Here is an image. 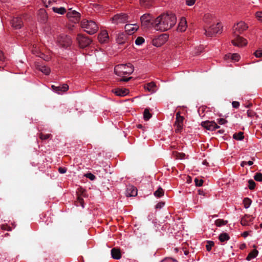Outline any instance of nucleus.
Returning <instances> with one entry per match:
<instances>
[{
    "label": "nucleus",
    "mask_w": 262,
    "mask_h": 262,
    "mask_svg": "<svg viewBox=\"0 0 262 262\" xmlns=\"http://www.w3.org/2000/svg\"><path fill=\"white\" fill-rule=\"evenodd\" d=\"M98 38L99 41L102 43L107 42L109 36L107 31L105 30L101 31L98 36Z\"/></svg>",
    "instance_id": "obj_12"
},
{
    "label": "nucleus",
    "mask_w": 262,
    "mask_h": 262,
    "mask_svg": "<svg viewBox=\"0 0 262 262\" xmlns=\"http://www.w3.org/2000/svg\"><path fill=\"white\" fill-rule=\"evenodd\" d=\"M134 67L131 63L121 64L115 66L114 72L116 75L120 77L118 80L120 81H128L132 78V77H127L134 72Z\"/></svg>",
    "instance_id": "obj_3"
},
{
    "label": "nucleus",
    "mask_w": 262,
    "mask_h": 262,
    "mask_svg": "<svg viewBox=\"0 0 262 262\" xmlns=\"http://www.w3.org/2000/svg\"><path fill=\"white\" fill-rule=\"evenodd\" d=\"M201 52V50H200V51H197V52H196L195 53V54H199Z\"/></svg>",
    "instance_id": "obj_60"
},
{
    "label": "nucleus",
    "mask_w": 262,
    "mask_h": 262,
    "mask_svg": "<svg viewBox=\"0 0 262 262\" xmlns=\"http://www.w3.org/2000/svg\"><path fill=\"white\" fill-rule=\"evenodd\" d=\"M203 19L206 24L209 25L210 23L214 22L215 16L212 13H207L204 15Z\"/></svg>",
    "instance_id": "obj_16"
},
{
    "label": "nucleus",
    "mask_w": 262,
    "mask_h": 262,
    "mask_svg": "<svg viewBox=\"0 0 262 262\" xmlns=\"http://www.w3.org/2000/svg\"><path fill=\"white\" fill-rule=\"evenodd\" d=\"M11 25L15 29H20L23 25V19L21 17H16L11 20Z\"/></svg>",
    "instance_id": "obj_10"
},
{
    "label": "nucleus",
    "mask_w": 262,
    "mask_h": 262,
    "mask_svg": "<svg viewBox=\"0 0 262 262\" xmlns=\"http://www.w3.org/2000/svg\"><path fill=\"white\" fill-rule=\"evenodd\" d=\"M168 36L166 34H163L159 36V39L164 42L168 39Z\"/></svg>",
    "instance_id": "obj_40"
},
{
    "label": "nucleus",
    "mask_w": 262,
    "mask_h": 262,
    "mask_svg": "<svg viewBox=\"0 0 262 262\" xmlns=\"http://www.w3.org/2000/svg\"><path fill=\"white\" fill-rule=\"evenodd\" d=\"M4 56L3 52L0 50V60L3 61L4 59Z\"/></svg>",
    "instance_id": "obj_52"
},
{
    "label": "nucleus",
    "mask_w": 262,
    "mask_h": 262,
    "mask_svg": "<svg viewBox=\"0 0 262 262\" xmlns=\"http://www.w3.org/2000/svg\"><path fill=\"white\" fill-rule=\"evenodd\" d=\"M143 115L144 120L146 121L149 120L151 117V115L147 110H145Z\"/></svg>",
    "instance_id": "obj_34"
},
{
    "label": "nucleus",
    "mask_w": 262,
    "mask_h": 262,
    "mask_svg": "<svg viewBox=\"0 0 262 262\" xmlns=\"http://www.w3.org/2000/svg\"><path fill=\"white\" fill-rule=\"evenodd\" d=\"M255 55L257 57H260L262 56V50H257L254 53Z\"/></svg>",
    "instance_id": "obj_48"
},
{
    "label": "nucleus",
    "mask_w": 262,
    "mask_h": 262,
    "mask_svg": "<svg viewBox=\"0 0 262 262\" xmlns=\"http://www.w3.org/2000/svg\"><path fill=\"white\" fill-rule=\"evenodd\" d=\"M139 28V26L138 25L135 24H126L124 27L125 30L126 32L128 35H132L134 32H135Z\"/></svg>",
    "instance_id": "obj_11"
},
{
    "label": "nucleus",
    "mask_w": 262,
    "mask_h": 262,
    "mask_svg": "<svg viewBox=\"0 0 262 262\" xmlns=\"http://www.w3.org/2000/svg\"><path fill=\"white\" fill-rule=\"evenodd\" d=\"M38 56L42 58L45 61H49L50 59V57L49 56L46 55L43 53H40Z\"/></svg>",
    "instance_id": "obj_41"
},
{
    "label": "nucleus",
    "mask_w": 262,
    "mask_h": 262,
    "mask_svg": "<svg viewBox=\"0 0 262 262\" xmlns=\"http://www.w3.org/2000/svg\"><path fill=\"white\" fill-rule=\"evenodd\" d=\"M50 137V134H40V138L42 140H47L48 139H49Z\"/></svg>",
    "instance_id": "obj_42"
},
{
    "label": "nucleus",
    "mask_w": 262,
    "mask_h": 262,
    "mask_svg": "<svg viewBox=\"0 0 262 262\" xmlns=\"http://www.w3.org/2000/svg\"><path fill=\"white\" fill-rule=\"evenodd\" d=\"M164 205H165V203L164 202H159L156 205V208L161 209L163 207Z\"/></svg>",
    "instance_id": "obj_45"
},
{
    "label": "nucleus",
    "mask_w": 262,
    "mask_h": 262,
    "mask_svg": "<svg viewBox=\"0 0 262 262\" xmlns=\"http://www.w3.org/2000/svg\"><path fill=\"white\" fill-rule=\"evenodd\" d=\"M201 125L204 128L209 130H214L216 128H220L219 126L214 121H205L201 123Z\"/></svg>",
    "instance_id": "obj_9"
},
{
    "label": "nucleus",
    "mask_w": 262,
    "mask_h": 262,
    "mask_svg": "<svg viewBox=\"0 0 262 262\" xmlns=\"http://www.w3.org/2000/svg\"><path fill=\"white\" fill-rule=\"evenodd\" d=\"M164 190L161 187H159L158 189V190H157L154 192V195L156 197L160 198L164 195Z\"/></svg>",
    "instance_id": "obj_31"
},
{
    "label": "nucleus",
    "mask_w": 262,
    "mask_h": 262,
    "mask_svg": "<svg viewBox=\"0 0 262 262\" xmlns=\"http://www.w3.org/2000/svg\"><path fill=\"white\" fill-rule=\"evenodd\" d=\"M250 113H250V111H247V114H248V116H250V117H251V114H250Z\"/></svg>",
    "instance_id": "obj_59"
},
{
    "label": "nucleus",
    "mask_w": 262,
    "mask_h": 262,
    "mask_svg": "<svg viewBox=\"0 0 262 262\" xmlns=\"http://www.w3.org/2000/svg\"><path fill=\"white\" fill-rule=\"evenodd\" d=\"M85 176L89 179L90 180H92V181H93L94 180L96 179V177L95 175H94L93 173H92L91 172H88L87 173L85 174Z\"/></svg>",
    "instance_id": "obj_37"
},
{
    "label": "nucleus",
    "mask_w": 262,
    "mask_h": 262,
    "mask_svg": "<svg viewBox=\"0 0 262 262\" xmlns=\"http://www.w3.org/2000/svg\"><path fill=\"white\" fill-rule=\"evenodd\" d=\"M144 88L149 92L153 93L156 91V85L155 82H151L145 84Z\"/></svg>",
    "instance_id": "obj_18"
},
{
    "label": "nucleus",
    "mask_w": 262,
    "mask_h": 262,
    "mask_svg": "<svg viewBox=\"0 0 262 262\" xmlns=\"http://www.w3.org/2000/svg\"><path fill=\"white\" fill-rule=\"evenodd\" d=\"M140 5L145 8H149L152 6V0H140Z\"/></svg>",
    "instance_id": "obj_26"
},
{
    "label": "nucleus",
    "mask_w": 262,
    "mask_h": 262,
    "mask_svg": "<svg viewBox=\"0 0 262 262\" xmlns=\"http://www.w3.org/2000/svg\"><path fill=\"white\" fill-rule=\"evenodd\" d=\"M240 58L239 55L237 53H234V54H229L225 56V59H231L232 60L235 61H237L239 60Z\"/></svg>",
    "instance_id": "obj_23"
},
{
    "label": "nucleus",
    "mask_w": 262,
    "mask_h": 262,
    "mask_svg": "<svg viewBox=\"0 0 262 262\" xmlns=\"http://www.w3.org/2000/svg\"><path fill=\"white\" fill-rule=\"evenodd\" d=\"M253 162L252 161H249L247 162V164H248L249 166H251L253 165Z\"/></svg>",
    "instance_id": "obj_55"
},
{
    "label": "nucleus",
    "mask_w": 262,
    "mask_h": 262,
    "mask_svg": "<svg viewBox=\"0 0 262 262\" xmlns=\"http://www.w3.org/2000/svg\"><path fill=\"white\" fill-rule=\"evenodd\" d=\"M248 183H249L248 187L250 190L253 189L255 188V183L254 182L253 180H249Z\"/></svg>",
    "instance_id": "obj_38"
},
{
    "label": "nucleus",
    "mask_w": 262,
    "mask_h": 262,
    "mask_svg": "<svg viewBox=\"0 0 262 262\" xmlns=\"http://www.w3.org/2000/svg\"><path fill=\"white\" fill-rule=\"evenodd\" d=\"M224 132H225V131H224V130H223V129H221V130H219L218 131V133H219V134H224Z\"/></svg>",
    "instance_id": "obj_58"
},
{
    "label": "nucleus",
    "mask_w": 262,
    "mask_h": 262,
    "mask_svg": "<svg viewBox=\"0 0 262 262\" xmlns=\"http://www.w3.org/2000/svg\"><path fill=\"white\" fill-rule=\"evenodd\" d=\"M247 164V162H245V161H243L241 163V166L242 167H244L245 165Z\"/></svg>",
    "instance_id": "obj_57"
},
{
    "label": "nucleus",
    "mask_w": 262,
    "mask_h": 262,
    "mask_svg": "<svg viewBox=\"0 0 262 262\" xmlns=\"http://www.w3.org/2000/svg\"><path fill=\"white\" fill-rule=\"evenodd\" d=\"M52 10L54 11V12L62 15L64 14L66 12V9L62 7H53L52 8Z\"/></svg>",
    "instance_id": "obj_25"
},
{
    "label": "nucleus",
    "mask_w": 262,
    "mask_h": 262,
    "mask_svg": "<svg viewBox=\"0 0 262 262\" xmlns=\"http://www.w3.org/2000/svg\"><path fill=\"white\" fill-rule=\"evenodd\" d=\"M254 179L255 181L258 182L262 181V173L260 172L256 173L254 176Z\"/></svg>",
    "instance_id": "obj_36"
},
{
    "label": "nucleus",
    "mask_w": 262,
    "mask_h": 262,
    "mask_svg": "<svg viewBox=\"0 0 262 262\" xmlns=\"http://www.w3.org/2000/svg\"><path fill=\"white\" fill-rule=\"evenodd\" d=\"M250 205V203H249V205L248 206H245L246 208H248Z\"/></svg>",
    "instance_id": "obj_62"
},
{
    "label": "nucleus",
    "mask_w": 262,
    "mask_h": 262,
    "mask_svg": "<svg viewBox=\"0 0 262 262\" xmlns=\"http://www.w3.org/2000/svg\"><path fill=\"white\" fill-rule=\"evenodd\" d=\"M261 227H262V224L260 225Z\"/></svg>",
    "instance_id": "obj_64"
},
{
    "label": "nucleus",
    "mask_w": 262,
    "mask_h": 262,
    "mask_svg": "<svg viewBox=\"0 0 262 262\" xmlns=\"http://www.w3.org/2000/svg\"><path fill=\"white\" fill-rule=\"evenodd\" d=\"M114 92L117 96L123 97L126 96L128 94L129 91L127 89H117L114 90Z\"/></svg>",
    "instance_id": "obj_20"
},
{
    "label": "nucleus",
    "mask_w": 262,
    "mask_h": 262,
    "mask_svg": "<svg viewBox=\"0 0 262 262\" xmlns=\"http://www.w3.org/2000/svg\"><path fill=\"white\" fill-rule=\"evenodd\" d=\"M145 41L144 38L142 37H138L135 40V44L137 46H140L142 45Z\"/></svg>",
    "instance_id": "obj_33"
},
{
    "label": "nucleus",
    "mask_w": 262,
    "mask_h": 262,
    "mask_svg": "<svg viewBox=\"0 0 262 262\" xmlns=\"http://www.w3.org/2000/svg\"><path fill=\"white\" fill-rule=\"evenodd\" d=\"M194 182L195 185L196 186H201L203 183V180L202 179H198V178H195L194 180Z\"/></svg>",
    "instance_id": "obj_39"
},
{
    "label": "nucleus",
    "mask_w": 262,
    "mask_h": 262,
    "mask_svg": "<svg viewBox=\"0 0 262 262\" xmlns=\"http://www.w3.org/2000/svg\"><path fill=\"white\" fill-rule=\"evenodd\" d=\"M246 247V245L245 244H243L240 246L241 249H244Z\"/></svg>",
    "instance_id": "obj_54"
},
{
    "label": "nucleus",
    "mask_w": 262,
    "mask_h": 262,
    "mask_svg": "<svg viewBox=\"0 0 262 262\" xmlns=\"http://www.w3.org/2000/svg\"><path fill=\"white\" fill-rule=\"evenodd\" d=\"M175 125L177 126V129H176V131L177 132H180L182 128H183V124H179V123H176Z\"/></svg>",
    "instance_id": "obj_44"
},
{
    "label": "nucleus",
    "mask_w": 262,
    "mask_h": 262,
    "mask_svg": "<svg viewBox=\"0 0 262 262\" xmlns=\"http://www.w3.org/2000/svg\"><path fill=\"white\" fill-rule=\"evenodd\" d=\"M8 231H11V229L10 228H9L8 229Z\"/></svg>",
    "instance_id": "obj_63"
},
{
    "label": "nucleus",
    "mask_w": 262,
    "mask_h": 262,
    "mask_svg": "<svg viewBox=\"0 0 262 262\" xmlns=\"http://www.w3.org/2000/svg\"><path fill=\"white\" fill-rule=\"evenodd\" d=\"M187 27V21L185 17H182L179 23L178 30L181 32H184Z\"/></svg>",
    "instance_id": "obj_15"
},
{
    "label": "nucleus",
    "mask_w": 262,
    "mask_h": 262,
    "mask_svg": "<svg viewBox=\"0 0 262 262\" xmlns=\"http://www.w3.org/2000/svg\"><path fill=\"white\" fill-rule=\"evenodd\" d=\"M52 90L54 92L57 93V94H60L61 92H66L68 91L69 89V86L67 84H63L62 85L60 86H55L54 85H52Z\"/></svg>",
    "instance_id": "obj_13"
},
{
    "label": "nucleus",
    "mask_w": 262,
    "mask_h": 262,
    "mask_svg": "<svg viewBox=\"0 0 262 262\" xmlns=\"http://www.w3.org/2000/svg\"><path fill=\"white\" fill-rule=\"evenodd\" d=\"M81 25L84 30L91 35L95 34L98 29L96 23L92 20H83L81 21Z\"/></svg>",
    "instance_id": "obj_4"
},
{
    "label": "nucleus",
    "mask_w": 262,
    "mask_h": 262,
    "mask_svg": "<svg viewBox=\"0 0 262 262\" xmlns=\"http://www.w3.org/2000/svg\"><path fill=\"white\" fill-rule=\"evenodd\" d=\"M77 40L79 46L81 48H84L89 46L92 42L91 39L88 36L79 34L77 36Z\"/></svg>",
    "instance_id": "obj_7"
},
{
    "label": "nucleus",
    "mask_w": 262,
    "mask_h": 262,
    "mask_svg": "<svg viewBox=\"0 0 262 262\" xmlns=\"http://www.w3.org/2000/svg\"><path fill=\"white\" fill-rule=\"evenodd\" d=\"M70 11L67 13V16L68 18H75L77 19L80 17V14L79 12L75 10H72V9H70Z\"/></svg>",
    "instance_id": "obj_22"
},
{
    "label": "nucleus",
    "mask_w": 262,
    "mask_h": 262,
    "mask_svg": "<svg viewBox=\"0 0 262 262\" xmlns=\"http://www.w3.org/2000/svg\"><path fill=\"white\" fill-rule=\"evenodd\" d=\"M227 221L223 220L222 219H217L215 221V224L217 227H221L227 224Z\"/></svg>",
    "instance_id": "obj_29"
},
{
    "label": "nucleus",
    "mask_w": 262,
    "mask_h": 262,
    "mask_svg": "<svg viewBox=\"0 0 262 262\" xmlns=\"http://www.w3.org/2000/svg\"><path fill=\"white\" fill-rule=\"evenodd\" d=\"M241 224L243 226H246L247 225V223L245 220H242L241 221Z\"/></svg>",
    "instance_id": "obj_56"
},
{
    "label": "nucleus",
    "mask_w": 262,
    "mask_h": 262,
    "mask_svg": "<svg viewBox=\"0 0 262 262\" xmlns=\"http://www.w3.org/2000/svg\"><path fill=\"white\" fill-rule=\"evenodd\" d=\"M58 171L62 174L65 173L67 171V169L63 167H59Z\"/></svg>",
    "instance_id": "obj_51"
},
{
    "label": "nucleus",
    "mask_w": 262,
    "mask_h": 262,
    "mask_svg": "<svg viewBox=\"0 0 262 262\" xmlns=\"http://www.w3.org/2000/svg\"><path fill=\"white\" fill-rule=\"evenodd\" d=\"M247 28V25L243 21H240L233 26V35L234 39L232 41V43L234 46L243 47L247 45V40L240 37L239 34L246 30Z\"/></svg>",
    "instance_id": "obj_2"
},
{
    "label": "nucleus",
    "mask_w": 262,
    "mask_h": 262,
    "mask_svg": "<svg viewBox=\"0 0 262 262\" xmlns=\"http://www.w3.org/2000/svg\"><path fill=\"white\" fill-rule=\"evenodd\" d=\"M2 2H7V0H0Z\"/></svg>",
    "instance_id": "obj_61"
},
{
    "label": "nucleus",
    "mask_w": 262,
    "mask_h": 262,
    "mask_svg": "<svg viewBox=\"0 0 262 262\" xmlns=\"http://www.w3.org/2000/svg\"><path fill=\"white\" fill-rule=\"evenodd\" d=\"M249 233L247 231H245L243 233V236L244 237H246L248 236Z\"/></svg>",
    "instance_id": "obj_53"
},
{
    "label": "nucleus",
    "mask_w": 262,
    "mask_h": 262,
    "mask_svg": "<svg viewBox=\"0 0 262 262\" xmlns=\"http://www.w3.org/2000/svg\"><path fill=\"white\" fill-rule=\"evenodd\" d=\"M244 138V136L243 135V133L242 132H239L238 133H235L233 136V138L238 141L242 140Z\"/></svg>",
    "instance_id": "obj_28"
},
{
    "label": "nucleus",
    "mask_w": 262,
    "mask_h": 262,
    "mask_svg": "<svg viewBox=\"0 0 262 262\" xmlns=\"http://www.w3.org/2000/svg\"><path fill=\"white\" fill-rule=\"evenodd\" d=\"M177 23V18L172 13H164L154 21L153 28L157 31L164 32L172 28Z\"/></svg>",
    "instance_id": "obj_1"
},
{
    "label": "nucleus",
    "mask_w": 262,
    "mask_h": 262,
    "mask_svg": "<svg viewBox=\"0 0 262 262\" xmlns=\"http://www.w3.org/2000/svg\"><path fill=\"white\" fill-rule=\"evenodd\" d=\"M37 69L46 75H49L51 72L49 67L43 64H37Z\"/></svg>",
    "instance_id": "obj_19"
},
{
    "label": "nucleus",
    "mask_w": 262,
    "mask_h": 262,
    "mask_svg": "<svg viewBox=\"0 0 262 262\" xmlns=\"http://www.w3.org/2000/svg\"><path fill=\"white\" fill-rule=\"evenodd\" d=\"M44 5L48 7L49 6L52 5L54 3H55L57 0H42Z\"/></svg>",
    "instance_id": "obj_32"
},
{
    "label": "nucleus",
    "mask_w": 262,
    "mask_h": 262,
    "mask_svg": "<svg viewBox=\"0 0 262 262\" xmlns=\"http://www.w3.org/2000/svg\"><path fill=\"white\" fill-rule=\"evenodd\" d=\"M137 195V189L133 185H128L126 190V196L127 197L135 196Z\"/></svg>",
    "instance_id": "obj_14"
},
{
    "label": "nucleus",
    "mask_w": 262,
    "mask_h": 262,
    "mask_svg": "<svg viewBox=\"0 0 262 262\" xmlns=\"http://www.w3.org/2000/svg\"><path fill=\"white\" fill-rule=\"evenodd\" d=\"M184 117L181 116L179 112L176 114V121L175 122L176 123L179 124H183L184 120Z\"/></svg>",
    "instance_id": "obj_30"
},
{
    "label": "nucleus",
    "mask_w": 262,
    "mask_h": 262,
    "mask_svg": "<svg viewBox=\"0 0 262 262\" xmlns=\"http://www.w3.org/2000/svg\"><path fill=\"white\" fill-rule=\"evenodd\" d=\"M142 26L144 28H148L152 26L154 20H152V17L149 14H144L140 17Z\"/></svg>",
    "instance_id": "obj_8"
},
{
    "label": "nucleus",
    "mask_w": 262,
    "mask_h": 262,
    "mask_svg": "<svg viewBox=\"0 0 262 262\" xmlns=\"http://www.w3.org/2000/svg\"><path fill=\"white\" fill-rule=\"evenodd\" d=\"M222 25L217 23L215 25H212L205 29V34L209 37H212L216 34L221 33L222 31Z\"/></svg>",
    "instance_id": "obj_5"
},
{
    "label": "nucleus",
    "mask_w": 262,
    "mask_h": 262,
    "mask_svg": "<svg viewBox=\"0 0 262 262\" xmlns=\"http://www.w3.org/2000/svg\"><path fill=\"white\" fill-rule=\"evenodd\" d=\"M256 17L259 21L262 23V11L256 12Z\"/></svg>",
    "instance_id": "obj_43"
},
{
    "label": "nucleus",
    "mask_w": 262,
    "mask_h": 262,
    "mask_svg": "<svg viewBox=\"0 0 262 262\" xmlns=\"http://www.w3.org/2000/svg\"><path fill=\"white\" fill-rule=\"evenodd\" d=\"M116 39L118 43L120 45L123 44L126 40V36L124 33L119 32L117 35Z\"/></svg>",
    "instance_id": "obj_17"
},
{
    "label": "nucleus",
    "mask_w": 262,
    "mask_h": 262,
    "mask_svg": "<svg viewBox=\"0 0 262 262\" xmlns=\"http://www.w3.org/2000/svg\"><path fill=\"white\" fill-rule=\"evenodd\" d=\"M66 43L63 44L64 46H69L71 44V39L69 37L66 36Z\"/></svg>",
    "instance_id": "obj_50"
},
{
    "label": "nucleus",
    "mask_w": 262,
    "mask_h": 262,
    "mask_svg": "<svg viewBox=\"0 0 262 262\" xmlns=\"http://www.w3.org/2000/svg\"><path fill=\"white\" fill-rule=\"evenodd\" d=\"M112 257L115 259H119L121 258L120 251L116 248H113L111 250Z\"/></svg>",
    "instance_id": "obj_21"
},
{
    "label": "nucleus",
    "mask_w": 262,
    "mask_h": 262,
    "mask_svg": "<svg viewBox=\"0 0 262 262\" xmlns=\"http://www.w3.org/2000/svg\"><path fill=\"white\" fill-rule=\"evenodd\" d=\"M258 252L256 249L253 250L251 252H250L246 257V260L248 261H250L252 259L255 258L258 255Z\"/></svg>",
    "instance_id": "obj_24"
},
{
    "label": "nucleus",
    "mask_w": 262,
    "mask_h": 262,
    "mask_svg": "<svg viewBox=\"0 0 262 262\" xmlns=\"http://www.w3.org/2000/svg\"><path fill=\"white\" fill-rule=\"evenodd\" d=\"M128 19V16L124 13H118L115 15L112 18L111 21L113 24L118 25L120 24H124L126 23Z\"/></svg>",
    "instance_id": "obj_6"
},
{
    "label": "nucleus",
    "mask_w": 262,
    "mask_h": 262,
    "mask_svg": "<svg viewBox=\"0 0 262 262\" xmlns=\"http://www.w3.org/2000/svg\"><path fill=\"white\" fill-rule=\"evenodd\" d=\"M219 238L220 242H224L228 241L230 239V236L226 233H222L220 234Z\"/></svg>",
    "instance_id": "obj_27"
},
{
    "label": "nucleus",
    "mask_w": 262,
    "mask_h": 262,
    "mask_svg": "<svg viewBox=\"0 0 262 262\" xmlns=\"http://www.w3.org/2000/svg\"><path fill=\"white\" fill-rule=\"evenodd\" d=\"M232 107L235 108H238L239 106V103L238 101H233L232 102Z\"/></svg>",
    "instance_id": "obj_47"
},
{
    "label": "nucleus",
    "mask_w": 262,
    "mask_h": 262,
    "mask_svg": "<svg viewBox=\"0 0 262 262\" xmlns=\"http://www.w3.org/2000/svg\"><path fill=\"white\" fill-rule=\"evenodd\" d=\"M214 243L213 242L211 241H207V245H206V250L208 251H210L211 250L212 247L214 246Z\"/></svg>",
    "instance_id": "obj_35"
},
{
    "label": "nucleus",
    "mask_w": 262,
    "mask_h": 262,
    "mask_svg": "<svg viewBox=\"0 0 262 262\" xmlns=\"http://www.w3.org/2000/svg\"><path fill=\"white\" fill-rule=\"evenodd\" d=\"M195 0H186V4L189 6H192L195 3Z\"/></svg>",
    "instance_id": "obj_49"
},
{
    "label": "nucleus",
    "mask_w": 262,
    "mask_h": 262,
    "mask_svg": "<svg viewBox=\"0 0 262 262\" xmlns=\"http://www.w3.org/2000/svg\"><path fill=\"white\" fill-rule=\"evenodd\" d=\"M217 120L218 123L221 125L224 124L227 122V121L224 118H219V119H217Z\"/></svg>",
    "instance_id": "obj_46"
}]
</instances>
